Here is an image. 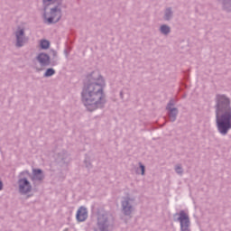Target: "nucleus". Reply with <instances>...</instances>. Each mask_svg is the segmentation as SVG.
<instances>
[{
	"label": "nucleus",
	"instance_id": "obj_1",
	"mask_svg": "<svg viewBox=\"0 0 231 231\" xmlns=\"http://www.w3.org/2000/svg\"><path fill=\"white\" fill-rule=\"evenodd\" d=\"M106 79L99 70H94L86 75L81 90V102L88 113L97 109H104L106 98Z\"/></svg>",
	"mask_w": 231,
	"mask_h": 231
},
{
	"label": "nucleus",
	"instance_id": "obj_2",
	"mask_svg": "<svg viewBox=\"0 0 231 231\" xmlns=\"http://www.w3.org/2000/svg\"><path fill=\"white\" fill-rule=\"evenodd\" d=\"M215 115L217 129L222 136H226L231 129V99L225 94L215 97Z\"/></svg>",
	"mask_w": 231,
	"mask_h": 231
},
{
	"label": "nucleus",
	"instance_id": "obj_3",
	"mask_svg": "<svg viewBox=\"0 0 231 231\" xmlns=\"http://www.w3.org/2000/svg\"><path fill=\"white\" fill-rule=\"evenodd\" d=\"M62 1L63 0H55L54 3H57L51 7L50 15L48 17V14L46 13V10H48V6H50V4H47L43 6V14L42 18L44 20V23L47 24H57L60 19H62Z\"/></svg>",
	"mask_w": 231,
	"mask_h": 231
},
{
	"label": "nucleus",
	"instance_id": "obj_4",
	"mask_svg": "<svg viewBox=\"0 0 231 231\" xmlns=\"http://www.w3.org/2000/svg\"><path fill=\"white\" fill-rule=\"evenodd\" d=\"M97 226V228L95 227L94 231H113V228H115V220L106 211L98 213Z\"/></svg>",
	"mask_w": 231,
	"mask_h": 231
},
{
	"label": "nucleus",
	"instance_id": "obj_5",
	"mask_svg": "<svg viewBox=\"0 0 231 231\" xmlns=\"http://www.w3.org/2000/svg\"><path fill=\"white\" fill-rule=\"evenodd\" d=\"M173 221L180 223V231H190V217L185 210L173 214Z\"/></svg>",
	"mask_w": 231,
	"mask_h": 231
},
{
	"label": "nucleus",
	"instance_id": "obj_6",
	"mask_svg": "<svg viewBox=\"0 0 231 231\" xmlns=\"http://www.w3.org/2000/svg\"><path fill=\"white\" fill-rule=\"evenodd\" d=\"M69 162H71V154L66 150H61L54 154V163L57 167H60L61 169L68 167Z\"/></svg>",
	"mask_w": 231,
	"mask_h": 231
},
{
	"label": "nucleus",
	"instance_id": "obj_7",
	"mask_svg": "<svg viewBox=\"0 0 231 231\" xmlns=\"http://www.w3.org/2000/svg\"><path fill=\"white\" fill-rule=\"evenodd\" d=\"M136 201V199L134 197L127 196L123 197V200L121 201V208H122V213L124 216H127L128 217H131V215L134 211V207H133L132 203H134Z\"/></svg>",
	"mask_w": 231,
	"mask_h": 231
},
{
	"label": "nucleus",
	"instance_id": "obj_8",
	"mask_svg": "<svg viewBox=\"0 0 231 231\" xmlns=\"http://www.w3.org/2000/svg\"><path fill=\"white\" fill-rule=\"evenodd\" d=\"M174 106H176V103L174 99L171 98L166 105V108H165L167 111L168 120L169 122H171V123L176 122L178 118V114L180 113V110H178V107H174Z\"/></svg>",
	"mask_w": 231,
	"mask_h": 231
},
{
	"label": "nucleus",
	"instance_id": "obj_9",
	"mask_svg": "<svg viewBox=\"0 0 231 231\" xmlns=\"http://www.w3.org/2000/svg\"><path fill=\"white\" fill-rule=\"evenodd\" d=\"M18 189L20 194H30L32 192V187L28 178L23 177L18 180Z\"/></svg>",
	"mask_w": 231,
	"mask_h": 231
},
{
	"label": "nucleus",
	"instance_id": "obj_10",
	"mask_svg": "<svg viewBox=\"0 0 231 231\" xmlns=\"http://www.w3.org/2000/svg\"><path fill=\"white\" fill-rule=\"evenodd\" d=\"M35 59L42 68L46 66H55V62L51 63V58L46 52H40Z\"/></svg>",
	"mask_w": 231,
	"mask_h": 231
},
{
	"label": "nucleus",
	"instance_id": "obj_11",
	"mask_svg": "<svg viewBox=\"0 0 231 231\" xmlns=\"http://www.w3.org/2000/svg\"><path fill=\"white\" fill-rule=\"evenodd\" d=\"M25 32L24 29H21V26H18L17 31L15 32V37H16V44L15 46L17 48H23L24 46V41L23 40V37H24Z\"/></svg>",
	"mask_w": 231,
	"mask_h": 231
},
{
	"label": "nucleus",
	"instance_id": "obj_12",
	"mask_svg": "<svg viewBox=\"0 0 231 231\" xmlns=\"http://www.w3.org/2000/svg\"><path fill=\"white\" fill-rule=\"evenodd\" d=\"M76 219L79 223H82L88 219V208L81 206L76 214Z\"/></svg>",
	"mask_w": 231,
	"mask_h": 231
},
{
	"label": "nucleus",
	"instance_id": "obj_13",
	"mask_svg": "<svg viewBox=\"0 0 231 231\" xmlns=\"http://www.w3.org/2000/svg\"><path fill=\"white\" fill-rule=\"evenodd\" d=\"M32 181H42L45 178L44 171L42 169H32V174L30 176Z\"/></svg>",
	"mask_w": 231,
	"mask_h": 231
},
{
	"label": "nucleus",
	"instance_id": "obj_14",
	"mask_svg": "<svg viewBox=\"0 0 231 231\" xmlns=\"http://www.w3.org/2000/svg\"><path fill=\"white\" fill-rule=\"evenodd\" d=\"M172 17H174V12L172 11V7H167L164 10L163 20L164 21H171Z\"/></svg>",
	"mask_w": 231,
	"mask_h": 231
},
{
	"label": "nucleus",
	"instance_id": "obj_15",
	"mask_svg": "<svg viewBox=\"0 0 231 231\" xmlns=\"http://www.w3.org/2000/svg\"><path fill=\"white\" fill-rule=\"evenodd\" d=\"M222 10L227 14H231V0H221Z\"/></svg>",
	"mask_w": 231,
	"mask_h": 231
},
{
	"label": "nucleus",
	"instance_id": "obj_16",
	"mask_svg": "<svg viewBox=\"0 0 231 231\" xmlns=\"http://www.w3.org/2000/svg\"><path fill=\"white\" fill-rule=\"evenodd\" d=\"M40 50H50V46H51V42L49 40L42 39L40 41Z\"/></svg>",
	"mask_w": 231,
	"mask_h": 231
},
{
	"label": "nucleus",
	"instance_id": "obj_17",
	"mask_svg": "<svg viewBox=\"0 0 231 231\" xmlns=\"http://www.w3.org/2000/svg\"><path fill=\"white\" fill-rule=\"evenodd\" d=\"M159 32L162 35H169V33H171V26L167 24H162L159 28Z\"/></svg>",
	"mask_w": 231,
	"mask_h": 231
},
{
	"label": "nucleus",
	"instance_id": "obj_18",
	"mask_svg": "<svg viewBox=\"0 0 231 231\" xmlns=\"http://www.w3.org/2000/svg\"><path fill=\"white\" fill-rule=\"evenodd\" d=\"M56 71L55 69L53 68H49L45 70L43 77L45 79H50V77H53V75H55Z\"/></svg>",
	"mask_w": 231,
	"mask_h": 231
},
{
	"label": "nucleus",
	"instance_id": "obj_19",
	"mask_svg": "<svg viewBox=\"0 0 231 231\" xmlns=\"http://www.w3.org/2000/svg\"><path fill=\"white\" fill-rule=\"evenodd\" d=\"M83 162L87 169H93V164L91 163V157L86 155Z\"/></svg>",
	"mask_w": 231,
	"mask_h": 231
},
{
	"label": "nucleus",
	"instance_id": "obj_20",
	"mask_svg": "<svg viewBox=\"0 0 231 231\" xmlns=\"http://www.w3.org/2000/svg\"><path fill=\"white\" fill-rule=\"evenodd\" d=\"M138 171H141V176H145V165L142 162H139V169H137V174H140Z\"/></svg>",
	"mask_w": 231,
	"mask_h": 231
},
{
	"label": "nucleus",
	"instance_id": "obj_21",
	"mask_svg": "<svg viewBox=\"0 0 231 231\" xmlns=\"http://www.w3.org/2000/svg\"><path fill=\"white\" fill-rule=\"evenodd\" d=\"M43 3V6H46V5H50V6H51V5H57V3H55V0H42Z\"/></svg>",
	"mask_w": 231,
	"mask_h": 231
},
{
	"label": "nucleus",
	"instance_id": "obj_22",
	"mask_svg": "<svg viewBox=\"0 0 231 231\" xmlns=\"http://www.w3.org/2000/svg\"><path fill=\"white\" fill-rule=\"evenodd\" d=\"M175 171L177 174H183V168L181 167V164H179L175 167Z\"/></svg>",
	"mask_w": 231,
	"mask_h": 231
},
{
	"label": "nucleus",
	"instance_id": "obj_23",
	"mask_svg": "<svg viewBox=\"0 0 231 231\" xmlns=\"http://www.w3.org/2000/svg\"><path fill=\"white\" fill-rule=\"evenodd\" d=\"M24 174L29 175V178H30V176H32V174L30 173V171H28V170H26V171H21V172H20L19 178H21L22 176H24Z\"/></svg>",
	"mask_w": 231,
	"mask_h": 231
},
{
	"label": "nucleus",
	"instance_id": "obj_24",
	"mask_svg": "<svg viewBox=\"0 0 231 231\" xmlns=\"http://www.w3.org/2000/svg\"><path fill=\"white\" fill-rule=\"evenodd\" d=\"M51 53L53 59H56V57H57V51L51 49Z\"/></svg>",
	"mask_w": 231,
	"mask_h": 231
},
{
	"label": "nucleus",
	"instance_id": "obj_25",
	"mask_svg": "<svg viewBox=\"0 0 231 231\" xmlns=\"http://www.w3.org/2000/svg\"><path fill=\"white\" fill-rule=\"evenodd\" d=\"M64 54L66 56V59H68V57L69 56V51H68V49L64 50Z\"/></svg>",
	"mask_w": 231,
	"mask_h": 231
},
{
	"label": "nucleus",
	"instance_id": "obj_26",
	"mask_svg": "<svg viewBox=\"0 0 231 231\" xmlns=\"http://www.w3.org/2000/svg\"><path fill=\"white\" fill-rule=\"evenodd\" d=\"M4 187H5V184L3 183V180H1L0 179V190H3Z\"/></svg>",
	"mask_w": 231,
	"mask_h": 231
},
{
	"label": "nucleus",
	"instance_id": "obj_27",
	"mask_svg": "<svg viewBox=\"0 0 231 231\" xmlns=\"http://www.w3.org/2000/svg\"><path fill=\"white\" fill-rule=\"evenodd\" d=\"M119 96H120L121 100H124V91L123 90L120 91Z\"/></svg>",
	"mask_w": 231,
	"mask_h": 231
},
{
	"label": "nucleus",
	"instance_id": "obj_28",
	"mask_svg": "<svg viewBox=\"0 0 231 231\" xmlns=\"http://www.w3.org/2000/svg\"><path fill=\"white\" fill-rule=\"evenodd\" d=\"M185 79L189 80V74L185 73Z\"/></svg>",
	"mask_w": 231,
	"mask_h": 231
},
{
	"label": "nucleus",
	"instance_id": "obj_29",
	"mask_svg": "<svg viewBox=\"0 0 231 231\" xmlns=\"http://www.w3.org/2000/svg\"><path fill=\"white\" fill-rule=\"evenodd\" d=\"M28 198H32V195H30V194L27 195V196H26V199H28Z\"/></svg>",
	"mask_w": 231,
	"mask_h": 231
},
{
	"label": "nucleus",
	"instance_id": "obj_30",
	"mask_svg": "<svg viewBox=\"0 0 231 231\" xmlns=\"http://www.w3.org/2000/svg\"><path fill=\"white\" fill-rule=\"evenodd\" d=\"M63 231H69V228H65Z\"/></svg>",
	"mask_w": 231,
	"mask_h": 231
}]
</instances>
